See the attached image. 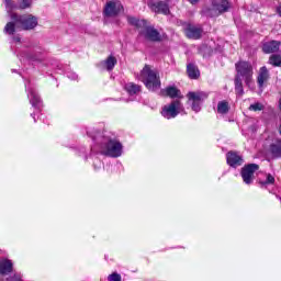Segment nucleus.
Listing matches in <instances>:
<instances>
[{
	"label": "nucleus",
	"mask_w": 281,
	"mask_h": 281,
	"mask_svg": "<svg viewBox=\"0 0 281 281\" xmlns=\"http://www.w3.org/2000/svg\"><path fill=\"white\" fill-rule=\"evenodd\" d=\"M12 21L8 22L3 29L4 34L14 36L21 30L30 31L35 30L38 25V18L32 14H11Z\"/></svg>",
	"instance_id": "f257e3e1"
},
{
	"label": "nucleus",
	"mask_w": 281,
	"mask_h": 281,
	"mask_svg": "<svg viewBox=\"0 0 281 281\" xmlns=\"http://www.w3.org/2000/svg\"><path fill=\"white\" fill-rule=\"evenodd\" d=\"M137 79L145 85L149 91H157L161 89V79L159 72L154 70L150 65H145L140 72L137 75Z\"/></svg>",
	"instance_id": "f03ea898"
},
{
	"label": "nucleus",
	"mask_w": 281,
	"mask_h": 281,
	"mask_svg": "<svg viewBox=\"0 0 281 281\" xmlns=\"http://www.w3.org/2000/svg\"><path fill=\"white\" fill-rule=\"evenodd\" d=\"M237 71L235 79L244 80L248 89H254V66L249 61H238L235 64Z\"/></svg>",
	"instance_id": "7ed1b4c3"
},
{
	"label": "nucleus",
	"mask_w": 281,
	"mask_h": 281,
	"mask_svg": "<svg viewBox=\"0 0 281 281\" xmlns=\"http://www.w3.org/2000/svg\"><path fill=\"white\" fill-rule=\"evenodd\" d=\"M101 155L106 157H122V143L104 138V142L101 145Z\"/></svg>",
	"instance_id": "20e7f679"
},
{
	"label": "nucleus",
	"mask_w": 281,
	"mask_h": 281,
	"mask_svg": "<svg viewBox=\"0 0 281 281\" xmlns=\"http://www.w3.org/2000/svg\"><path fill=\"white\" fill-rule=\"evenodd\" d=\"M184 108L183 103L180 100H173L171 103L165 105L161 110L162 117L166 120H172V117H177L179 113H183Z\"/></svg>",
	"instance_id": "39448f33"
},
{
	"label": "nucleus",
	"mask_w": 281,
	"mask_h": 281,
	"mask_svg": "<svg viewBox=\"0 0 281 281\" xmlns=\"http://www.w3.org/2000/svg\"><path fill=\"white\" fill-rule=\"evenodd\" d=\"M207 95L206 92H189L187 98L192 102V111L199 113V111H201V104L207 100Z\"/></svg>",
	"instance_id": "423d86ee"
},
{
	"label": "nucleus",
	"mask_w": 281,
	"mask_h": 281,
	"mask_svg": "<svg viewBox=\"0 0 281 281\" xmlns=\"http://www.w3.org/2000/svg\"><path fill=\"white\" fill-rule=\"evenodd\" d=\"M212 1V11L211 16H218V14H223L224 12H228L232 8V4L228 0H211Z\"/></svg>",
	"instance_id": "0eeeda50"
},
{
	"label": "nucleus",
	"mask_w": 281,
	"mask_h": 281,
	"mask_svg": "<svg viewBox=\"0 0 281 281\" xmlns=\"http://www.w3.org/2000/svg\"><path fill=\"white\" fill-rule=\"evenodd\" d=\"M259 166L257 164H249L241 168V179L247 186L251 184L254 181V175L258 170Z\"/></svg>",
	"instance_id": "6e6552de"
},
{
	"label": "nucleus",
	"mask_w": 281,
	"mask_h": 281,
	"mask_svg": "<svg viewBox=\"0 0 281 281\" xmlns=\"http://www.w3.org/2000/svg\"><path fill=\"white\" fill-rule=\"evenodd\" d=\"M124 10V5H122L121 2H115V1H109L106 2L104 10H103V14L104 16H117V14H120V12H122Z\"/></svg>",
	"instance_id": "1a4fd4ad"
},
{
	"label": "nucleus",
	"mask_w": 281,
	"mask_h": 281,
	"mask_svg": "<svg viewBox=\"0 0 281 281\" xmlns=\"http://www.w3.org/2000/svg\"><path fill=\"white\" fill-rule=\"evenodd\" d=\"M140 35L144 36L147 41H151L154 43H157L161 41V34H159V31H157L153 26H143V30L140 31Z\"/></svg>",
	"instance_id": "9d476101"
},
{
	"label": "nucleus",
	"mask_w": 281,
	"mask_h": 281,
	"mask_svg": "<svg viewBox=\"0 0 281 281\" xmlns=\"http://www.w3.org/2000/svg\"><path fill=\"white\" fill-rule=\"evenodd\" d=\"M203 31L201 27L192 25V24H186L184 26V34L188 38H193L194 41L201 38V34Z\"/></svg>",
	"instance_id": "9b49d317"
},
{
	"label": "nucleus",
	"mask_w": 281,
	"mask_h": 281,
	"mask_svg": "<svg viewBox=\"0 0 281 281\" xmlns=\"http://www.w3.org/2000/svg\"><path fill=\"white\" fill-rule=\"evenodd\" d=\"M226 161L231 168H238V166L244 164L243 156L238 155L236 151H228L226 154Z\"/></svg>",
	"instance_id": "f8f14e48"
},
{
	"label": "nucleus",
	"mask_w": 281,
	"mask_h": 281,
	"mask_svg": "<svg viewBox=\"0 0 281 281\" xmlns=\"http://www.w3.org/2000/svg\"><path fill=\"white\" fill-rule=\"evenodd\" d=\"M269 153L274 159H281V139L273 138L269 145Z\"/></svg>",
	"instance_id": "ddd939ff"
},
{
	"label": "nucleus",
	"mask_w": 281,
	"mask_h": 281,
	"mask_svg": "<svg viewBox=\"0 0 281 281\" xmlns=\"http://www.w3.org/2000/svg\"><path fill=\"white\" fill-rule=\"evenodd\" d=\"M151 10L156 13L160 14H170V7L168 5V2L158 1L151 4Z\"/></svg>",
	"instance_id": "4468645a"
},
{
	"label": "nucleus",
	"mask_w": 281,
	"mask_h": 281,
	"mask_svg": "<svg viewBox=\"0 0 281 281\" xmlns=\"http://www.w3.org/2000/svg\"><path fill=\"white\" fill-rule=\"evenodd\" d=\"M280 45L281 43L279 41H271L266 44H263V53L265 54H276L277 52H280Z\"/></svg>",
	"instance_id": "2eb2a0df"
},
{
	"label": "nucleus",
	"mask_w": 281,
	"mask_h": 281,
	"mask_svg": "<svg viewBox=\"0 0 281 281\" xmlns=\"http://www.w3.org/2000/svg\"><path fill=\"white\" fill-rule=\"evenodd\" d=\"M267 80H269V70L263 66L260 68L259 75L257 77V85L260 89L265 87V82H267Z\"/></svg>",
	"instance_id": "dca6fc26"
},
{
	"label": "nucleus",
	"mask_w": 281,
	"mask_h": 281,
	"mask_svg": "<svg viewBox=\"0 0 281 281\" xmlns=\"http://www.w3.org/2000/svg\"><path fill=\"white\" fill-rule=\"evenodd\" d=\"M115 65H117V59L114 56H109L105 60L100 63L99 67H101V69L112 71Z\"/></svg>",
	"instance_id": "f3484780"
},
{
	"label": "nucleus",
	"mask_w": 281,
	"mask_h": 281,
	"mask_svg": "<svg viewBox=\"0 0 281 281\" xmlns=\"http://www.w3.org/2000/svg\"><path fill=\"white\" fill-rule=\"evenodd\" d=\"M8 273H12V261L9 259H1L0 276H8Z\"/></svg>",
	"instance_id": "a211bd4d"
},
{
	"label": "nucleus",
	"mask_w": 281,
	"mask_h": 281,
	"mask_svg": "<svg viewBox=\"0 0 281 281\" xmlns=\"http://www.w3.org/2000/svg\"><path fill=\"white\" fill-rule=\"evenodd\" d=\"M187 74L191 80H196L199 76H201V72L199 71V68L194 64H189L187 66Z\"/></svg>",
	"instance_id": "6ab92c4d"
},
{
	"label": "nucleus",
	"mask_w": 281,
	"mask_h": 281,
	"mask_svg": "<svg viewBox=\"0 0 281 281\" xmlns=\"http://www.w3.org/2000/svg\"><path fill=\"white\" fill-rule=\"evenodd\" d=\"M4 5L7 13L10 16V20L12 21V14H18L14 13V10H18L16 3H14V0H4Z\"/></svg>",
	"instance_id": "aec40b11"
},
{
	"label": "nucleus",
	"mask_w": 281,
	"mask_h": 281,
	"mask_svg": "<svg viewBox=\"0 0 281 281\" xmlns=\"http://www.w3.org/2000/svg\"><path fill=\"white\" fill-rule=\"evenodd\" d=\"M125 90L127 91V93H130V95H137V93L142 91V86L130 82L125 85Z\"/></svg>",
	"instance_id": "412c9836"
},
{
	"label": "nucleus",
	"mask_w": 281,
	"mask_h": 281,
	"mask_svg": "<svg viewBox=\"0 0 281 281\" xmlns=\"http://www.w3.org/2000/svg\"><path fill=\"white\" fill-rule=\"evenodd\" d=\"M166 93L169 98H178L179 100H181V98H183V95L181 94V90H179L175 87H168L166 89Z\"/></svg>",
	"instance_id": "4be33fe9"
},
{
	"label": "nucleus",
	"mask_w": 281,
	"mask_h": 281,
	"mask_svg": "<svg viewBox=\"0 0 281 281\" xmlns=\"http://www.w3.org/2000/svg\"><path fill=\"white\" fill-rule=\"evenodd\" d=\"M127 22L130 25H134L135 27H146V21L145 20H137V18L127 16Z\"/></svg>",
	"instance_id": "5701e85b"
},
{
	"label": "nucleus",
	"mask_w": 281,
	"mask_h": 281,
	"mask_svg": "<svg viewBox=\"0 0 281 281\" xmlns=\"http://www.w3.org/2000/svg\"><path fill=\"white\" fill-rule=\"evenodd\" d=\"M217 113H221L222 115L229 113V103L227 101L218 102Z\"/></svg>",
	"instance_id": "b1692460"
},
{
	"label": "nucleus",
	"mask_w": 281,
	"mask_h": 281,
	"mask_svg": "<svg viewBox=\"0 0 281 281\" xmlns=\"http://www.w3.org/2000/svg\"><path fill=\"white\" fill-rule=\"evenodd\" d=\"M30 102L32 104V106H38V104H41V97H38V94L31 90L30 94H29Z\"/></svg>",
	"instance_id": "393cba45"
},
{
	"label": "nucleus",
	"mask_w": 281,
	"mask_h": 281,
	"mask_svg": "<svg viewBox=\"0 0 281 281\" xmlns=\"http://www.w3.org/2000/svg\"><path fill=\"white\" fill-rule=\"evenodd\" d=\"M269 64L273 67H281V55L280 54H273L269 58Z\"/></svg>",
	"instance_id": "a878e982"
},
{
	"label": "nucleus",
	"mask_w": 281,
	"mask_h": 281,
	"mask_svg": "<svg viewBox=\"0 0 281 281\" xmlns=\"http://www.w3.org/2000/svg\"><path fill=\"white\" fill-rule=\"evenodd\" d=\"M235 91L236 95L243 97L245 95V90L243 89V80L235 78Z\"/></svg>",
	"instance_id": "bb28decb"
},
{
	"label": "nucleus",
	"mask_w": 281,
	"mask_h": 281,
	"mask_svg": "<svg viewBox=\"0 0 281 281\" xmlns=\"http://www.w3.org/2000/svg\"><path fill=\"white\" fill-rule=\"evenodd\" d=\"M32 7V0H18L16 8L18 10H27Z\"/></svg>",
	"instance_id": "cd10ccee"
},
{
	"label": "nucleus",
	"mask_w": 281,
	"mask_h": 281,
	"mask_svg": "<svg viewBox=\"0 0 281 281\" xmlns=\"http://www.w3.org/2000/svg\"><path fill=\"white\" fill-rule=\"evenodd\" d=\"M259 183L261 187L273 186V183H276V178L271 173H268L266 181H260Z\"/></svg>",
	"instance_id": "c85d7f7f"
},
{
	"label": "nucleus",
	"mask_w": 281,
	"mask_h": 281,
	"mask_svg": "<svg viewBox=\"0 0 281 281\" xmlns=\"http://www.w3.org/2000/svg\"><path fill=\"white\" fill-rule=\"evenodd\" d=\"M265 109V105L262 103H254L249 106V111H262Z\"/></svg>",
	"instance_id": "c756f323"
},
{
	"label": "nucleus",
	"mask_w": 281,
	"mask_h": 281,
	"mask_svg": "<svg viewBox=\"0 0 281 281\" xmlns=\"http://www.w3.org/2000/svg\"><path fill=\"white\" fill-rule=\"evenodd\" d=\"M109 281H122V276H120L117 272H114L108 277Z\"/></svg>",
	"instance_id": "7c9ffc66"
},
{
	"label": "nucleus",
	"mask_w": 281,
	"mask_h": 281,
	"mask_svg": "<svg viewBox=\"0 0 281 281\" xmlns=\"http://www.w3.org/2000/svg\"><path fill=\"white\" fill-rule=\"evenodd\" d=\"M13 41H15L16 43H21V37L14 36V37H13Z\"/></svg>",
	"instance_id": "2f4dec72"
},
{
	"label": "nucleus",
	"mask_w": 281,
	"mask_h": 281,
	"mask_svg": "<svg viewBox=\"0 0 281 281\" xmlns=\"http://www.w3.org/2000/svg\"><path fill=\"white\" fill-rule=\"evenodd\" d=\"M88 135H89V137H92V139H97V137H98V136H95V135H92L91 132H88Z\"/></svg>",
	"instance_id": "473e14b6"
},
{
	"label": "nucleus",
	"mask_w": 281,
	"mask_h": 281,
	"mask_svg": "<svg viewBox=\"0 0 281 281\" xmlns=\"http://www.w3.org/2000/svg\"><path fill=\"white\" fill-rule=\"evenodd\" d=\"M189 2H191L192 3V5H194V4H196V3H199V0H188Z\"/></svg>",
	"instance_id": "72a5a7b5"
},
{
	"label": "nucleus",
	"mask_w": 281,
	"mask_h": 281,
	"mask_svg": "<svg viewBox=\"0 0 281 281\" xmlns=\"http://www.w3.org/2000/svg\"><path fill=\"white\" fill-rule=\"evenodd\" d=\"M78 78V75L72 76V80H76Z\"/></svg>",
	"instance_id": "f704fd0d"
}]
</instances>
